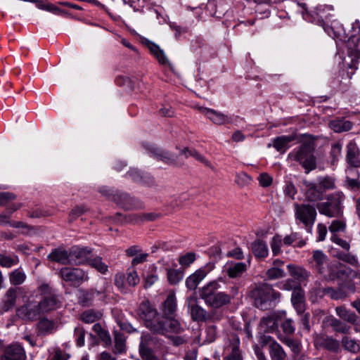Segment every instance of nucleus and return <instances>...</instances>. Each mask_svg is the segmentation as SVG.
Listing matches in <instances>:
<instances>
[{
    "label": "nucleus",
    "instance_id": "1",
    "mask_svg": "<svg viewBox=\"0 0 360 360\" xmlns=\"http://www.w3.org/2000/svg\"><path fill=\"white\" fill-rule=\"evenodd\" d=\"M255 304L262 310H267L279 302L281 293L276 291L269 284H263L257 287L253 292Z\"/></svg>",
    "mask_w": 360,
    "mask_h": 360
},
{
    "label": "nucleus",
    "instance_id": "2",
    "mask_svg": "<svg viewBox=\"0 0 360 360\" xmlns=\"http://www.w3.org/2000/svg\"><path fill=\"white\" fill-rule=\"evenodd\" d=\"M359 42V38L356 35H352L346 41L347 55L342 59V63L345 68L352 70V72H347V77L349 79H352L358 69V64L360 61Z\"/></svg>",
    "mask_w": 360,
    "mask_h": 360
},
{
    "label": "nucleus",
    "instance_id": "3",
    "mask_svg": "<svg viewBox=\"0 0 360 360\" xmlns=\"http://www.w3.org/2000/svg\"><path fill=\"white\" fill-rule=\"evenodd\" d=\"M312 143H303L298 149H294L288 154V159L298 162L307 172L315 169L316 159Z\"/></svg>",
    "mask_w": 360,
    "mask_h": 360
},
{
    "label": "nucleus",
    "instance_id": "4",
    "mask_svg": "<svg viewBox=\"0 0 360 360\" xmlns=\"http://www.w3.org/2000/svg\"><path fill=\"white\" fill-rule=\"evenodd\" d=\"M344 195L342 193H335L330 195L326 202L317 205V209L320 214L328 217H339L342 214V202Z\"/></svg>",
    "mask_w": 360,
    "mask_h": 360
},
{
    "label": "nucleus",
    "instance_id": "5",
    "mask_svg": "<svg viewBox=\"0 0 360 360\" xmlns=\"http://www.w3.org/2000/svg\"><path fill=\"white\" fill-rule=\"evenodd\" d=\"M139 314L144 321L146 326L152 332L161 331L162 328L158 325L161 317L148 301L146 300L141 302L139 309Z\"/></svg>",
    "mask_w": 360,
    "mask_h": 360
},
{
    "label": "nucleus",
    "instance_id": "6",
    "mask_svg": "<svg viewBox=\"0 0 360 360\" xmlns=\"http://www.w3.org/2000/svg\"><path fill=\"white\" fill-rule=\"evenodd\" d=\"M41 312L39 308L38 301L31 295L25 303L16 309V315L20 319L26 321L36 320Z\"/></svg>",
    "mask_w": 360,
    "mask_h": 360
},
{
    "label": "nucleus",
    "instance_id": "7",
    "mask_svg": "<svg viewBox=\"0 0 360 360\" xmlns=\"http://www.w3.org/2000/svg\"><path fill=\"white\" fill-rule=\"evenodd\" d=\"M295 219L310 231L316 217V209L309 205L295 204Z\"/></svg>",
    "mask_w": 360,
    "mask_h": 360
},
{
    "label": "nucleus",
    "instance_id": "8",
    "mask_svg": "<svg viewBox=\"0 0 360 360\" xmlns=\"http://www.w3.org/2000/svg\"><path fill=\"white\" fill-rule=\"evenodd\" d=\"M214 264L213 263H207L197 269L186 278L185 281L186 288L190 290H195L200 283L214 269Z\"/></svg>",
    "mask_w": 360,
    "mask_h": 360
},
{
    "label": "nucleus",
    "instance_id": "9",
    "mask_svg": "<svg viewBox=\"0 0 360 360\" xmlns=\"http://www.w3.org/2000/svg\"><path fill=\"white\" fill-rule=\"evenodd\" d=\"M60 278L73 284H79L89 279L87 274L79 268L63 267L59 271Z\"/></svg>",
    "mask_w": 360,
    "mask_h": 360
},
{
    "label": "nucleus",
    "instance_id": "10",
    "mask_svg": "<svg viewBox=\"0 0 360 360\" xmlns=\"http://www.w3.org/2000/svg\"><path fill=\"white\" fill-rule=\"evenodd\" d=\"M91 252V249L88 247L77 245L71 247L70 264L79 266L87 264Z\"/></svg>",
    "mask_w": 360,
    "mask_h": 360
},
{
    "label": "nucleus",
    "instance_id": "11",
    "mask_svg": "<svg viewBox=\"0 0 360 360\" xmlns=\"http://www.w3.org/2000/svg\"><path fill=\"white\" fill-rule=\"evenodd\" d=\"M285 316V311L274 312L264 316L259 322L260 329L268 333L276 330L279 321Z\"/></svg>",
    "mask_w": 360,
    "mask_h": 360
},
{
    "label": "nucleus",
    "instance_id": "12",
    "mask_svg": "<svg viewBox=\"0 0 360 360\" xmlns=\"http://www.w3.org/2000/svg\"><path fill=\"white\" fill-rule=\"evenodd\" d=\"M188 310L192 319L195 321H205L207 319V313L205 309L198 304V299L195 295L186 300Z\"/></svg>",
    "mask_w": 360,
    "mask_h": 360
},
{
    "label": "nucleus",
    "instance_id": "13",
    "mask_svg": "<svg viewBox=\"0 0 360 360\" xmlns=\"http://www.w3.org/2000/svg\"><path fill=\"white\" fill-rule=\"evenodd\" d=\"M158 325L161 328V331H153V333L167 335L169 333H180L183 331V328L180 322L173 318L162 317Z\"/></svg>",
    "mask_w": 360,
    "mask_h": 360
},
{
    "label": "nucleus",
    "instance_id": "14",
    "mask_svg": "<svg viewBox=\"0 0 360 360\" xmlns=\"http://www.w3.org/2000/svg\"><path fill=\"white\" fill-rule=\"evenodd\" d=\"M26 353L21 345L19 343H13L8 346L0 360H25Z\"/></svg>",
    "mask_w": 360,
    "mask_h": 360
},
{
    "label": "nucleus",
    "instance_id": "15",
    "mask_svg": "<svg viewBox=\"0 0 360 360\" xmlns=\"http://www.w3.org/2000/svg\"><path fill=\"white\" fill-rule=\"evenodd\" d=\"M221 278L211 281L199 289V296L207 304L218 292L221 285L219 281Z\"/></svg>",
    "mask_w": 360,
    "mask_h": 360
},
{
    "label": "nucleus",
    "instance_id": "16",
    "mask_svg": "<svg viewBox=\"0 0 360 360\" xmlns=\"http://www.w3.org/2000/svg\"><path fill=\"white\" fill-rule=\"evenodd\" d=\"M200 110L214 124L222 125L231 122V119L227 115H225L221 112L206 108H201Z\"/></svg>",
    "mask_w": 360,
    "mask_h": 360
},
{
    "label": "nucleus",
    "instance_id": "17",
    "mask_svg": "<svg viewBox=\"0 0 360 360\" xmlns=\"http://www.w3.org/2000/svg\"><path fill=\"white\" fill-rule=\"evenodd\" d=\"M38 304L40 312L42 314L57 309L60 307L61 302L56 295L51 294L44 296L40 301H38Z\"/></svg>",
    "mask_w": 360,
    "mask_h": 360
},
{
    "label": "nucleus",
    "instance_id": "18",
    "mask_svg": "<svg viewBox=\"0 0 360 360\" xmlns=\"http://www.w3.org/2000/svg\"><path fill=\"white\" fill-rule=\"evenodd\" d=\"M17 300V290L15 288H10L5 293L0 304V312L5 313L12 309Z\"/></svg>",
    "mask_w": 360,
    "mask_h": 360
},
{
    "label": "nucleus",
    "instance_id": "19",
    "mask_svg": "<svg viewBox=\"0 0 360 360\" xmlns=\"http://www.w3.org/2000/svg\"><path fill=\"white\" fill-rule=\"evenodd\" d=\"M239 338L236 335H233L230 344L225 349L227 355L224 358V360H243L239 351Z\"/></svg>",
    "mask_w": 360,
    "mask_h": 360
},
{
    "label": "nucleus",
    "instance_id": "20",
    "mask_svg": "<svg viewBox=\"0 0 360 360\" xmlns=\"http://www.w3.org/2000/svg\"><path fill=\"white\" fill-rule=\"evenodd\" d=\"M70 248L66 250L63 248H58L53 250L48 256L51 261L61 264H70Z\"/></svg>",
    "mask_w": 360,
    "mask_h": 360
},
{
    "label": "nucleus",
    "instance_id": "21",
    "mask_svg": "<svg viewBox=\"0 0 360 360\" xmlns=\"http://www.w3.org/2000/svg\"><path fill=\"white\" fill-rule=\"evenodd\" d=\"M247 264L244 262H227L224 266V271L231 278H238L247 270Z\"/></svg>",
    "mask_w": 360,
    "mask_h": 360
},
{
    "label": "nucleus",
    "instance_id": "22",
    "mask_svg": "<svg viewBox=\"0 0 360 360\" xmlns=\"http://www.w3.org/2000/svg\"><path fill=\"white\" fill-rule=\"evenodd\" d=\"M154 340L150 335H145L141 337L139 352L141 356L146 360H156V357L149 345L153 342Z\"/></svg>",
    "mask_w": 360,
    "mask_h": 360
},
{
    "label": "nucleus",
    "instance_id": "23",
    "mask_svg": "<svg viewBox=\"0 0 360 360\" xmlns=\"http://www.w3.org/2000/svg\"><path fill=\"white\" fill-rule=\"evenodd\" d=\"M325 32L332 38L338 39L341 41L345 40L346 37L342 25L336 20L331 22L330 25H326L323 27Z\"/></svg>",
    "mask_w": 360,
    "mask_h": 360
},
{
    "label": "nucleus",
    "instance_id": "24",
    "mask_svg": "<svg viewBox=\"0 0 360 360\" xmlns=\"http://www.w3.org/2000/svg\"><path fill=\"white\" fill-rule=\"evenodd\" d=\"M37 333L40 335H47L54 333L57 329V323L53 320L44 317L37 324Z\"/></svg>",
    "mask_w": 360,
    "mask_h": 360
},
{
    "label": "nucleus",
    "instance_id": "25",
    "mask_svg": "<svg viewBox=\"0 0 360 360\" xmlns=\"http://www.w3.org/2000/svg\"><path fill=\"white\" fill-rule=\"evenodd\" d=\"M287 268L290 275L293 278L292 279L297 281L299 285H301L309 278V273L302 266L288 264Z\"/></svg>",
    "mask_w": 360,
    "mask_h": 360
},
{
    "label": "nucleus",
    "instance_id": "26",
    "mask_svg": "<svg viewBox=\"0 0 360 360\" xmlns=\"http://www.w3.org/2000/svg\"><path fill=\"white\" fill-rule=\"evenodd\" d=\"M232 299L233 296L225 292H218L207 305L212 308L219 309L229 304Z\"/></svg>",
    "mask_w": 360,
    "mask_h": 360
},
{
    "label": "nucleus",
    "instance_id": "27",
    "mask_svg": "<svg viewBox=\"0 0 360 360\" xmlns=\"http://www.w3.org/2000/svg\"><path fill=\"white\" fill-rule=\"evenodd\" d=\"M347 162L354 167H360V151L354 143H349L347 146Z\"/></svg>",
    "mask_w": 360,
    "mask_h": 360
},
{
    "label": "nucleus",
    "instance_id": "28",
    "mask_svg": "<svg viewBox=\"0 0 360 360\" xmlns=\"http://www.w3.org/2000/svg\"><path fill=\"white\" fill-rule=\"evenodd\" d=\"M291 302L297 311L298 314H301L304 311V293L301 288L295 289L291 297Z\"/></svg>",
    "mask_w": 360,
    "mask_h": 360
},
{
    "label": "nucleus",
    "instance_id": "29",
    "mask_svg": "<svg viewBox=\"0 0 360 360\" xmlns=\"http://www.w3.org/2000/svg\"><path fill=\"white\" fill-rule=\"evenodd\" d=\"M295 139V136H281L274 140L273 146L279 152L284 153L288 148L289 143Z\"/></svg>",
    "mask_w": 360,
    "mask_h": 360
},
{
    "label": "nucleus",
    "instance_id": "30",
    "mask_svg": "<svg viewBox=\"0 0 360 360\" xmlns=\"http://www.w3.org/2000/svg\"><path fill=\"white\" fill-rule=\"evenodd\" d=\"M176 309V297L174 293L169 294L163 303L162 311L166 316L174 315Z\"/></svg>",
    "mask_w": 360,
    "mask_h": 360
},
{
    "label": "nucleus",
    "instance_id": "31",
    "mask_svg": "<svg viewBox=\"0 0 360 360\" xmlns=\"http://www.w3.org/2000/svg\"><path fill=\"white\" fill-rule=\"evenodd\" d=\"M155 158L162 161L164 163L168 165H180L181 162L178 160V157H175L168 152L163 151L160 149H156L154 152Z\"/></svg>",
    "mask_w": 360,
    "mask_h": 360
},
{
    "label": "nucleus",
    "instance_id": "32",
    "mask_svg": "<svg viewBox=\"0 0 360 360\" xmlns=\"http://www.w3.org/2000/svg\"><path fill=\"white\" fill-rule=\"evenodd\" d=\"M335 267L338 269L335 273L338 277L351 278L353 279L358 278L360 283V269L356 272H354L349 268L340 263L338 264Z\"/></svg>",
    "mask_w": 360,
    "mask_h": 360
},
{
    "label": "nucleus",
    "instance_id": "33",
    "mask_svg": "<svg viewBox=\"0 0 360 360\" xmlns=\"http://www.w3.org/2000/svg\"><path fill=\"white\" fill-rule=\"evenodd\" d=\"M252 250L257 257L264 258L269 254V249L266 243L262 240H255L252 243Z\"/></svg>",
    "mask_w": 360,
    "mask_h": 360
},
{
    "label": "nucleus",
    "instance_id": "34",
    "mask_svg": "<svg viewBox=\"0 0 360 360\" xmlns=\"http://www.w3.org/2000/svg\"><path fill=\"white\" fill-rule=\"evenodd\" d=\"M335 311L340 318L349 323H356L358 320V316L356 314L347 309L345 307L341 306L336 307Z\"/></svg>",
    "mask_w": 360,
    "mask_h": 360
},
{
    "label": "nucleus",
    "instance_id": "35",
    "mask_svg": "<svg viewBox=\"0 0 360 360\" xmlns=\"http://www.w3.org/2000/svg\"><path fill=\"white\" fill-rule=\"evenodd\" d=\"M8 278L11 285H19L25 282L27 276L22 269L18 268L11 271L8 275Z\"/></svg>",
    "mask_w": 360,
    "mask_h": 360
},
{
    "label": "nucleus",
    "instance_id": "36",
    "mask_svg": "<svg viewBox=\"0 0 360 360\" xmlns=\"http://www.w3.org/2000/svg\"><path fill=\"white\" fill-rule=\"evenodd\" d=\"M352 127V122L345 120H335L330 122V127L338 133L349 131Z\"/></svg>",
    "mask_w": 360,
    "mask_h": 360
},
{
    "label": "nucleus",
    "instance_id": "37",
    "mask_svg": "<svg viewBox=\"0 0 360 360\" xmlns=\"http://www.w3.org/2000/svg\"><path fill=\"white\" fill-rule=\"evenodd\" d=\"M269 352L271 360H284L285 358V352L277 342H272Z\"/></svg>",
    "mask_w": 360,
    "mask_h": 360
},
{
    "label": "nucleus",
    "instance_id": "38",
    "mask_svg": "<svg viewBox=\"0 0 360 360\" xmlns=\"http://www.w3.org/2000/svg\"><path fill=\"white\" fill-rule=\"evenodd\" d=\"M332 254L334 257H336L339 259L347 262L353 266H357L358 260L355 255L350 253L349 251L347 252H342L340 251L335 250L332 252Z\"/></svg>",
    "mask_w": 360,
    "mask_h": 360
},
{
    "label": "nucleus",
    "instance_id": "39",
    "mask_svg": "<svg viewBox=\"0 0 360 360\" xmlns=\"http://www.w3.org/2000/svg\"><path fill=\"white\" fill-rule=\"evenodd\" d=\"M283 239V245H291L295 243V246L299 248H302L305 245V241L304 240L300 239V235L297 233H291L290 235H288L284 237Z\"/></svg>",
    "mask_w": 360,
    "mask_h": 360
},
{
    "label": "nucleus",
    "instance_id": "40",
    "mask_svg": "<svg viewBox=\"0 0 360 360\" xmlns=\"http://www.w3.org/2000/svg\"><path fill=\"white\" fill-rule=\"evenodd\" d=\"M87 264L101 274H105L108 271V265L102 261L101 257H96L92 259L89 258Z\"/></svg>",
    "mask_w": 360,
    "mask_h": 360
},
{
    "label": "nucleus",
    "instance_id": "41",
    "mask_svg": "<svg viewBox=\"0 0 360 360\" xmlns=\"http://www.w3.org/2000/svg\"><path fill=\"white\" fill-rule=\"evenodd\" d=\"M313 261L320 274H325L323 271V264L326 261V255L321 250H315L313 253Z\"/></svg>",
    "mask_w": 360,
    "mask_h": 360
},
{
    "label": "nucleus",
    "instance_id": "42",
    "mask_svg": "<svg viewBox=\"0 0 360 360\" xmlns=\"http://www.w3.org/2000/svg\"><path fill=\"white\" fill-rule=\"evenodd\" d=\"M342 347L352 353H356L359 350V345L354 339L345 336L341 341Z\"/></svg>",
    "mask_w": 360,
    "mask_h": 360
},
{
    "label": "nucleus",
    "instance_id": "43",
    "mask_svg": "<svg viewBox=\"0 0 360 360\" xmlns=\"http://www.w3.org/2000/svg\"><path fill=\"white\" fill-rule=\"evenodd\" d=\"M167 280L171 285H176L184 278L182 271L174 269H168L167 270Z\"/></svg>",
    "mask_w": 360,
    "mask_h": 360
},
{
    "label": "nucleus",
    "instance_id": "44",
    "mask_svg": "<svg viewBox=\"0 0 360 360\" xmlns=\"http://www.w3.org/2000/svg\"><path fill=\"white\" fill-rule=\"evenodd\" d=\"M346 229V222L342 219L333 220L328 227L332 235H338V233L344 232Z\"/></svg>",
    "mask_w": 360,
    "mask_h": 360
},
{
    "label": "nucleus",
    "instance_id": "45",
    "mask_svg": "<svg viewBox=\"0 0 360 360\" xmlns=\"http://www.w3.org/2000/svg\"><path fill=\"white\" fill-rule=\"evenodd\" d=\"M148 48L150 53L158 59L160 63L165 64L167 61V57L162 50L154 43H150Z\"/></svg>",
    "mask_w": 360,
    "mask_h": 360
},
{
    "label": "nucleus",
    "instance_id": "46",
    "mask_svg": "<svg viewBox=\"0 0 360 360\" xmlns=\"http://www.w3.org/2000/svg\"><path fill=\"white\" fill-rule=\"evenodd\" d=\"M102 314L100 311L89 309L82 313L81 319L85 323H91L99 320Z\"/></svg>",
    "mask_w": 360,
    "mask_h": 360
},
{
    "label": "nucleus",
    "instance_id": "47",
    "mask_svg": "<svg viewBox=\"0 0 360 360\" xmlns=\"http://www.w3.org/2000/svg\"><path fill=\"white\" fill-rule=\"evenodd\" d=\"M19 262L18 257L15 255H7L0 254V265L2 267L10 268L13 265H16Z\"/></svg>",
    "mask_w": 360,
    "mask_h": 360
},
{
    "label": "nucleus",
    "instance_id": "48",
    "mask_svg": "<svg viewBox=\"0 0 360 360\" xmlns=\"http://www.w3.org/2000/svg\"><path fill=\"white\" fill-rule=\"evenodd\" d=\"M324 348L335 351L339 348V342L332 338L323 337L318 342Z\"/></svg>",
    "mask_w": 360,
    "mask_h": 360
},
{
    "label": "nucleus",
    "instance_id": "49",
    "mask_svg": "<svg viewBox=\"0 0 360 360\" xmlns=\"http://www.w3.org/2000/svg\"><path fill=\"white\" fill-rule=\"evenodd\" d=\"M283 245V239L281 236H274L270 243L271 251L274 255H278L281 253V246Z\"/></svg>",
    "mask_w": 360,
    "mask_h": 360
},
{
    "label": "nucleus",
    "instance_id": "50",
    "mask_svg": "<svg viewBox=\"0 0 360 360\" xmlns=\"http://www.w3.org/2000/svg\"><path fill=\"white\" fill-rule=\"evenodd\" d=\"M307 186L308 187L307 196L310 200L315 201L321 199V192L316 188L314 184L309 183L307 184Z\"/></svg>",
    "mask_w": 360,
    "mask_h": 360
},
{
    "label": "nucleus",
    "instance_id": "51",
    "mask_svg": "<svg viewBox=\"0 0 360 360\" xmlns=\"http://www.w3.org/2000/svg\"><path fill=\"white\" fill-rule=\"evenodd\" d=\"M124 349L125 338L124 335L120 333H115L114 352L116 354H121L124 351Z\"/></svg>",
    "mask_w": 360,
    "mask_h": 360
},
{
    "label": "nucleus",
    "instance_id": "52",
    "mask_svg": "<svg viewBox=\"0 0 360 360\" xmlns=\"http://www.w3.org/2000/svg\"><path fill=\"white\" fill-rule=\"evenodd\" d=\"M196 259V255L194 252H186L179 257V264L184 268L189 266Z\"/></svg>",
    "mask_w": 360,
    "mask_h": 360
},
{
    "label": "nucleus",
    "instance_id": "53",
    "mask_svg": "<svg viewBox=\"0 0 360 360\" xmlns=\"http://www.w3.org/2000/svg\"><path fill=\"white\" fill-rule=\"evenodd\" d=\"M330 326L335 331L339 333L347 334L349 333L350 330V327L349 326L337 319H333L331 320Z\"/></svg>",
    "mask_w": 360,
    "mask_h": 360
},
{
    "label": "nucleus",
    "instance_id": "54",
    "mask_svg": "<svg viewBox=\"0 0 360 360\" xmlns=\"http://www.w3.org/2000/svg\"><path fill=\"white\" fill-rule=\"evenodd\" d=\"M131 217V221L135 223L143 222V221H153L157 219L158 215L155 213H147V214H133Z\"/></svg>",
    "mask_w": 360,
    "mask_h": 360
},
{
    "label": "nucleus",
    "instance_id": "55",
    "mask_svg": "<svg viewBox=\"0 0 360 360\" xmlns=\"http://www.w3.org/2000/svg\"><path fill=\"white\" fill-rule=\"evenodd\" d=\"M37 7L39 9L46 11L55 14L60 11L59 8L47 1H37Z\"/></svg>",
    "mask_w": 360,
    "mask_h": 360
},
{
    "label": "nucleus",
    "instance_id": "56",
    "mask_svg": "<svg viewBox=\"0 0 360 360\" xmlns=\"http://www.w3.org/2000/svg\"><path fill=\"white\" fill-rule=\"evenodd\" d=\"M266 275L269 279L273 280L283 277L285 272L278 266H272L266 271Z\"/></svg>",
    "mask_w": 360,
    "mask_h": 360
},
{
    "label": "nucleus",
    "instance_id": "57",
    "mask_svg": "<svg viewBox=\"0 0 360 360\" xmlns=\"http://www.w3.org/2000/svg\"><path fill=\"white\" fill-rule=\"evenodd\" d=\"M300 288L299 283L292 278L287 279L279 284V288L284 290H292Z\"/></svg>",
    "mask_w": 360,
    "mask_h": 360
},
{
    "label": "nucleus",
    "instance_id": "58",
    "mask_svg": "<svg viewBox=\"0 0 360 360\" xmlns=\"http://www.w3.org/2000/svg\"><path fill=\"white\" fill-rule=\"evenodd\" d=\"M139 276L134 268H129L127 272V282L129 285L135 286L139 283Z\"/></svg>",
    "mask_w": 360,
    "mask_h": 360
},
{
    "label": "nucleus",
    "instance_id": "59",
    "mask_svg": "<svg viewBox=\"0 0 360 360\" xmlns=\"http://www.w3.org/2000/svg\"><path fill=\"white\" fill-rule=\"evenodd\" d=\"M181 154L184 155L186 158H188L189 156H193L195 159L204 162L205 164L207 165L208 161L204 158L203 156H202L200 153H198L197 151L194 150H190L188 148H184L181 151Z\"/></svg>",
    "mask_w": 360,
    "mask_h": 360
},
{
    "label": "nucleus",
    "instance_id": "60",
    "mask_svg": "<svg viewBox=\"0 0 360 360\" xmlns=\"http://www.w3.org/2000/svg\"><path fill=\"white\" fill-rule=\"evenodd\" d=\"M251 181V177L244 172L237 174L235 180L236 183L240 187L249 184Z\"/></svg>",
    "mask_w": 360,
    "mask_h": 360
},
{
    "label": "nucleus",
    "instance_id": "61",
    "mask_svg": "<svg viewBox=\"0 0 360 360\" xmlns=\"http://www.w3.org/2000/svg\"><path fill=\"white\" fill-rule=\"evenodd\" d=\"M319 186L325 189H333L335 188V180L332 177L326 176L319 179Z\"/></svg>",
    "mask_w": 360,
    "mask_h": 360
},
{
    "label": "nucleus",
    "instance_id": "62",
    "mask_svg": "<svg viewBox=\"0 0 360 360\" xmlns=\"http://www.w3.org/2000/svg\"><path fill=\"white\" fill-rule=\"evenodd\" d=\"M112 200H115L117 203L120 204L123 206L126 205V202L129 200V196L123 193H117L112 196L108 195Z\"/></svg>",
    "mask_w": 360,
    "mask_h": 360
},
{
    "label": "nucleus",
    "instance_id": "63",
    "mask_svg": "<svg viewBox=\"0 0 360 360\" xmlns=\"http://www.w3.org/2000/svg\"><path fill=\"white\" fill-rule=\"evenodd\" d=\"M257 179L262 187H269L273 182V178L266 172L260 174Z\"/></svg>",
    "mask_w": 360,
    "mask_h": 360
},
{
    "label": "nucleus",
    "instance_id": "64",
    "mask_svg": "<svg viewBox=\"0 0 360 360\" xmlns=\"http://www.w3.org/2000/svg\"><path fill=\"white\" fill-rule=\"evenodd\" d=\"M330 240L346 251H349L350 248L349 243L345 240L340 238L338 235H332L330 237Z\"/></svg>",
    "mask_w": 360,
    "mask_h": 360
}]
</instances>
